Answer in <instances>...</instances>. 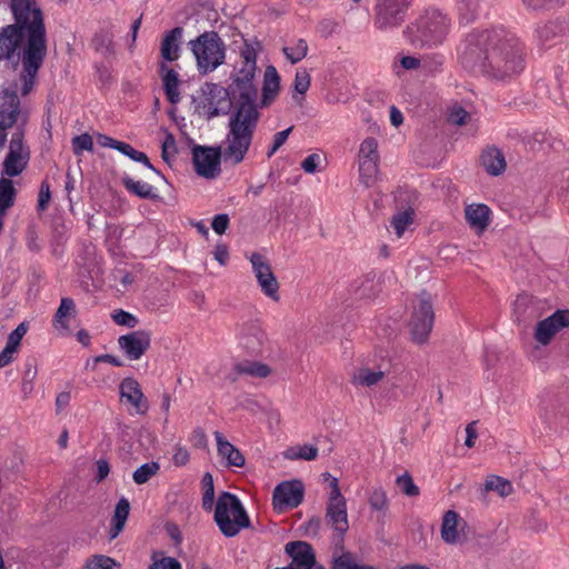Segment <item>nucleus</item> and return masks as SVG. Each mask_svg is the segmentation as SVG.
<instances>
[{
    "label": "nucleus",
    "instance_id": "680f3d73",
    "mask_svg": "<svg viewBox=\"0 0 569 569\" xmlns=\"http://www.w3.org/2000/svg\"><path fill=\"white\" fill-rule=\"evenodd\" d=\"M229 216L227 213L216 214L212 219L211 227L218 234H223L229 227Z\"/></svg>",
    "mask_w": 569,
    "mask_h": 569
},
{
    "label": "nucleus",
    "instance_id": "1a4fd4ad",
    "mask_svg": "<svg viewBox=\"0 0 569 569\" xmlns=\"http://www.w3.org/2000/svg\"><path fill=\"white\" fill-rule=\"evenodd\" d=\"M303 497L305 486L301 480L282 481L273 490L272 505L274 510L282 512L284 509L297 508L302 502Z\"/></svg>",
    "mask_w": 569,
    "mask_h": 569
},
{
    "label": "nucleus",
    "instance_id": "6e6552de",
    "mask_svg": "<svg viewBox=\"0 0 569 569\" xmlns=\"http://www.w3.org/2000/svg\"><path fill=\"white\" fill-rule=\"evenodd\" d=\"M196 173L204 179H216L221 172L223 154L221 148L196 144L191 149Z\"/></svg>",
    "mask_w": 569,
    "mask_h": 569
},
{
    "label": "nucleus",
    "instance_id": "0e129e2a",
    "mask_svg": "<svg viewBox=\"0 0 569 569\" xmlns=\"http://www.w3.org/2000/svg\"><path fill=\"white\" fill-rule=\"evenodd\" d=\"M446 58L442 53L436 52L429 54V76L436 72H440L443 68Z\"/></svg>",
    "mask_w": 569,
    "mask_h": 569
},
{
    "label": "nucleus",
    "instance_id": "9d476101",
    "mask_svg": "<svg viewBox=\"0 0 569 569\" xmlns=\"http://www.w3.org/2000/svg\"><path fill=\"white\" fill-rule=\"evenodd\" d=\"M250 262L261 291L273 301H278L279 283L268 261L260 253L253 252L250 256Z\"/></svg>",
    "mask_w": 569,
    "mask_h": 569
},
{
    "label": "nucleus",
    "instance_id": "7c9ffc66",
    "mask_svg": "<svg viewBox=\"0 0 569 569\" xmlns=\"http://www.w3.org/2000/svg\"><path fill=\"white\" fill-rule=\"evenodd\" d=\"M121 181H122V184L124 186V188L130 193H132L141 199H151V200L158 199V194L156 192L154 187H152L151 184H149L144 181L134 180L133 178H131L128 174H124L121 178Z\"/></svg>",
    "mask_w": 569,
    "mask_h": 569
},
{
    "label": "nucleus",
    "instance_id": "f3484780",
    "mask_svg": "<svg viewBox=\"0 0 569 569\" xmlns=\"http://www.w3.org/2000/svg\"><path fill=\"white\" fill-rule=\"evenodd\" d=\"M569 33V16L548 21L536 29V38L541 47H551L557 37Z\"/></svg>",
    "mask_w": 569,
    "mask_h": 569
},
{
    "label": "nucleus",
    "instance_id": "f8f14e48",
    "mask_svg": "<svg viewBox=\"0 0 569 569\" xmlns=\"http://www.w3.org/2000/svg\"><path fill=\"white\" fill-rule=\"evenodd\" d=\"M286 552L290 556L291 562L282 567L283 569H323L316 561L315 551L308 542L291 541L284 547Z\"/></svg>",
    "mask_w": 569,
    "mask_h": 569
},
{
    "label": "nucleus",
    "instance_id": "8fccbe9b",
    "mask_svg": "<svg viewBox=\"0 0 569 569\" xmlns=\"http://www.w3.org/2000/svg\"><path fill=\"white\" fill-rule=\"evenodd\" d=\"M72 151L79 157L83 151L93 152V140L89 133L76 136L71 140Z\"/></svg>",
    "mask_w": 569,
    "mask_h": 569
},
{
    "label": "nucleus",
    "instance_id": "2f4dec72",
    "mask_svg": "<svg viewBox=\"0 0 569 569\" xmlns=\"http://www.w3.org/2000/svg\"><path fill=\"white\" fill-rule=\"evenodd\" d=\"M458 520L459 515L453 510H448L443 516L441 526V538L447 543H456L459 541Z\"/></svg>",
    "mask_w": 569,
    "mask_h": 569
},
{
    "label": "nucleus",
    "instance_id": "6e6d98bb",
    "mask_svg": "<svg viewBox=\"0 0 569 569\" xmlns=\"http://www.w3.org/2000/svg\"><path fill=\"white\" fill-rule=\"evenodd\" d=\"M293 127H289L282 131L277 132L273 136L272 144L267 151V157L271 158L287 141L289 134L291 133Z\"/></svg>",
    "mask_w": 569,
    "mask_h": 569
},
{
    "label": "nucleus",
    "instance_id": "2eb2a0df",
    "mask_svg": "<svg viewBox=\"0 0 569 569\" xmlns=\"http://www.w3.org/2000/svg\"><path fill=\"white\" fill-rule=\"evenodd\" d=\"M120 399L131 405L137 415H146L149 402L134 378H124L119 386Z\"/></svg>",
    "mask_w": 569,
    "mask_h": 569
},
{
    "label": "nucleus",
    "instance_id": "5701e85b",
    "mask_svg": "<svg viewBox=\"0 0 569 569\" xmlns=\"http://www.w3.org/2000/svg\"><path fill=\"white\" fill-rule=\"evenodd\" d=\"M479 161L485 171L492 177L502 174L507 168L502 151L495 146L483 149Z\"/></svg>",
    "mask_w": 569,
    "mask_h": 569
},
{
    "label": "nucleus",
    "instance_id": "423d86ee",
    "mask_svg": "<svg viewBox=\"0 0 569 569\" xmlns=\"http://www.w3.org/2000/svg\"><path fill=\"white\" fill-rule=\"evenodd\" d=\"M213 520L220 532L227 538L236 537L242 529L251 526L250 518L240 499L228 491H222L218 496Z\"/></svg>",
    "mask_w": 569,
    "mask_h": 569
},
{
    "label": "nucleus",
    "instance_id": "a19ab883",
    "mask_svg": "<svg viewBox=\"0 0 569 569\" xmlns=\"http://www.w3.org/2000/svg\"><path fill=\"white\" fill-rule=\"evenodd\" d=\"M202 485V508L206 511H211L214 506V483L213 477L210 472H206L201 480Z\"/></svg>",
    "mask_w": 569,
    "mask_h": 569
},
{
    "label": "nucleus",
    "instance_id": "052dcab7",
    "mask_svg": "<svg viewBox=\"0 0 569 569\" xmlns=\"http://www.w3.org/2000/svg\"><path fill=\"white\" fill-rule=\"evenodd\" d=\"M51 199L50 186L47 181H43L40 186L39 197H38V210L44 211L48 207V203Z\"/></svg>",
    "mask_w": 569,
    "mask_h": 569
},
{
    "label": "nucleus",
    "instance_id": "de8ad7c7",
    "mask_svg": "<svg viewBox=\"0 0 569 569\" xmlns=\"http://www.w3.org/2000/svg\"><path fill=\"white\" fill-rule=\"evenodd\" d=\"M523 6L530 11H551L563 6V0H521Z\"/></svg>",
    "mask_w": 569,
    "mask_h": 569
},
{
    "label": "nucleus",
    "instance_id": "bf43d9fd",
    "mask_svg": "<svg viewBox=\"0 0 569 569\" xmlns=\"http://www.w3.org/2000/svg\"><path fill=\"white\" fill-rule=\"evenodd\" d=\"M322 476H323L325 480L329 481V486H330V492H329L328 500L346 499L340 491L338 479L336 477H332L328 472L323 473Z\"/></svg>",
    "mask_w": 569,
    "mask_h": 569
},
{
    "label": "nucleus",
    "instance_id": "4468645a",
    "mask_svg": "<svg viewBox=\"0 0 569 569\" xmlns=\"http://www.w3.org/2000/svg\"><path fill=\"white\" fill-rule=\"evenodd\" d=\"M239 346L248 353L258 355L266 340L261 327L254 321H248L239 326L237 331Z\"/></svg>",
    "mask_w": 569,
    "mask_h": 569
},
{
    "label": "nucleus",
    "instance_id": "ddd939ff",
    "mask_svg": "<svg viewBox=\"0 0 569 569\" xmlns=\"http://www.w3.org/2000/svg\"><path fill=\"white\" fill-rule=\"evenodd\" d=\"M118 343L130 360H138L150 348L151 333L147 330H136L120 336Z\"/></svg>",
    "mask_w": 569,
    "mask_h": 569
},
{
    "label": "nucleus",
    "instance_id": "c85d7f7f",
    "mask_svg": "<svg viewBox=\"0 0 569 569\" xmlns=\"http://www.w3.org/2000/svg\"><path fill=\"white\" fill-rule=\"evenodd\" d=\"M405 39L415 48H423L427 41V18L420 16L403 30Z\"/></svg>",
    "mask_w": 569,
    "mask_h": 569
},
{
    "label": "nucleus",
    "instance_id": "864d4df0",
    "mask_svg": "<svg viewBox=\"0 0 569 569\" xmlns=\"http://www.w3.org/2000/svg\"><path fill=\"white\" fill-rule=\"evenodd\" d=\"M111 318L119 326L134 328L138 325V319L132 313L122 309L114 310Z\"/></svg>",
    "mask_w": 569,
    "mask_h": 569
},
{
    "label": "nucleus",
    "instance_id": "09e8293b",
    "mask_svg": "<svg viewBox=\"0 0 569 569\" xmlns=\"http://www.w3.org/2000/svg\"><path fill=\"white\" fill-rule=\"evenodd\" d=\"M471 119V114L461 106L453 104L448 109L447 121L450 124L463 126L467 124Z\"/></svg>",
    "mask_w": 569,
    "mask_h": 569
},
{
    "label": "nucleus",
    "instance_id": "f704fd0d",
    "mask_svg": "<svg viewBox=\"0 0 569 569\" xmlns=\"http://www.w3.org/2000/svg\"><path fill=\"white\" fill-rule=\"evenodd\" d=\"M284 57L293 64L300 62L308 53V43L305 39H297L282 48Z\"/></svg>",
    "mask_w": 569,
    "mask_h": 569
},
{
    "label": "nucleus",
    "instance_id": "0eeeda50",
    "mask_svg": "<svg viewBox=\"0 0 569 569\" xmlns=\"http://www.w3.org/2000/svg\"><path fill=\"white\" fill-rule=\"evenodd\" d=\"M413 0H376L372 23L380 32H391L406 21Z\"/></svg>",
    "mask_w": 569,
    "mask_h": 569
},
{
    "label": "nucleus",
    "instance_id": "a18cd8bd",
    "mask_svg": "<svg viewBox=\"0 0 569 569\" xmlns=\"http://www.w3.org/2000/svg\"><path fill=\"white\" fill-rule=\"evenodd\" d=\"M16 189L9 179L0 180V211L4 212L14 202Z\"/></svg>",
    "mask_w": 569,
    "mask_h": 569
},
{
    "label": "nucleus",
    "instance_id": "39448f33",
    "mask_svg": "<svg viewBox=\"0 0 569 569\" xmlns=\"http://www.w3.org/2000/svg\"><path fill=\"white\" fill-rule=\"evenodd\" d=\"M200 74L213 72L226 61L227 46L216 31H204L188 42Z\"/></svg>",
    "mask_w": 569,
    "mask_h": 569
},
{
    "label": "nucleus",
    "instance_id": "393cba45",
    "mask_svg": "<svg viewBox=\"0 0 569 569\" xmlns=\"http://www.w3.org/2000/svg\"><path fill=\"white\" fill-rule=\"evenodd\" d=\"M24 37L18 27L9 24L0 29V60L10 58L21 46Z\"/></svg>",
    "mask_w": 569,
    "mask_h": 569
},
{
    "label": "nucleus",
    "instance_id": "c03bdc74",
    "mask_svg": "<svg viewBox=\"0 0 569 569\" xmlns=\"http://www.w3.org/2000/svg\"><path fill=\"white\" fill-rule=\"evenodd\" d=\"M160 470V465L156 461L141 465L132 475V479L137 485L148 482Z\"/></svg>",
    "mask_w": 569,
    "mask_h": 569
},
{
    "label": "nucleus",
    "instance_id": "58836bf2",
    "mask_svg": "<svg viewBox=\"0 0 569 569\" xmlns=\"http://www.w3.org/2000/svg\"><path fill=\"white\" fill-rule=\"evenodd\" d=\"M413 216L415 211L411 208L392 216L390 224L395 229L398 238H401L409 226L412 224Z\"/></svg>",
    "mask_w": 569,
    "mask_h": 569
},
{
    "label": "nucleus",
    "instance_id": "412c9836",
    "mask_svg": "<svg viewBox=\"0 0 569 569\" xmlns=\"http://www.w3.org/2000/svg\"><path fill=\"white\" fill-rule=\"evenodd\" d=\"M465 218L471 229L483 232L491 221V209L485 203H472L465 208Z\"/></svg>",
    "mask_w": 569,
    "mask_h": 569
},
{
    "label": "nucleus",
    "instance_id": "338daca9",
    "mask_svg": "<svg viewBox=\"0 0 569 569\" xmlns=\"http://www.w3.org/2000/svg\"><path fill=\"white\" fill-rule=\"evenodd\" d=\"M299 459L311 461L318 457V448L311 445L299 446Z\"/></svg>",
    "mask_w": 569,
    "mask_h": 569
},
{
    "label": "nucleus",
    "instance_id": "a211bd4d",
    "mask_svg": "<svg viewBox=\"0 0 569 569\" xmlns=\"http://www.w3.org/2000/svg\"><path fill=\"white\" fill-rule=\"evenodd\" d=\"M450 18L438 9L429 10V47L443 43L449 31Z\"/></svg>",
    "mask_w": 569,
    "mask_h": 569
},
{
    "label": "nucleus",
    "instance_id": "4c0bfd02",
    "mask_svg": "<svg viewBox=\"0 0 569 569\" xmlns=\"http://www.w3.org/2000/svg\"><path fill=\"white\" fill-rule=\"evenodd\" d=\"M38 376V369L34 363V360H27L24 365V372L22 377L21 382V392L23 399H27L30 397V395L33 392L34 388V380Z\"/></svg>",
    "mask_w": 569,
    "mask_h": 569
},
{
    "label": "nucleus",
    "instance_id": "72a5a7b5",
    "mask_svg": "<svg viewBox=\"0 0 569 569\" xmlns=\"http://www.w3.org/2000/svg\"><path fill=\"white\" fill-rule=\"evenodd\" d=\"M379 162L378 141L373 137H367L359 147L358 162Z\"/></svg>",
    "mask_w": 569,
    "mask_h": 569
},
{
    "label": "nucleus",
    "instance_id": "774afa93",
    "mask_svg": "<svg viewBox=\"0 0 569 569\" xmlns=\"http://www.w3.org/2000/svg\"><path fill=\"white\" fill-rule=\"evenodd\" d=\"M190 459L188 450L181 446H177L172 457V461L176 466H184Z\"/></svg>",
    "mask_w": 569,
    "mask_h": 569
},
{
    "label": "nucleus",
    "instance_id": "49530a36",
    "mask_svg": "<svg viewBox=\"0 0 569 569\" xmlns=\"http://www.w3.org/2000/svg\"><path fill=\"white\" fill-rule=\"evenodd\" d=\"M120 563L104 555H94L87 559L83 569H118Z\"/></svg>",
    "mask_w": 569,
    "mask_h": 569
},
{
    "label": "nucleus",
    "instance_id": "37998d69",
    "mask_svg": "<svg viewBox=\"0 0 569 569\" xmlns=\"http://www.w3.org/2000/svg\"><path fill=\"white\" fill-rule=\"evenodd\" d=\"M24 167L26 161H23L22 156L11 148L4 160L6 173L10 177L18 176L23 171Z\"/></svg>",
    "mask_w": 569,
    "mask_h": 569
},
{
    "label": "nucleus",
    "instance_id": "5fc2aeb1",
    "mask_svg": "<svg viewBox=\"0 0 569 569\" xmlns=\"http://www.w3.org/2000/svg\"><path fill=\"white\" fill-rule=\"evenodd\" d=\"M149 569H182L181 563L173 557L162 556L157 558L152 556V563Z\"/></svg>",
    "mask_w": 569,
    "mask_h": 569
},
{
    "label": "nucleus",
    "instance_id": "4be33fe9",
    "mask_svg": "<svg viewBox=\"0 0 569 569\" xmlns=\"http://www.w3.org/2000/svg\"><path fill=\"white\" fill-rule=\"evenodd\" d=\"M182 37L183 29L181 27H174L163 36L160 46L163 62H172L179 59Z\"/></svg>",
    "mask_w": 569,
    "mask_h": 569
},
{
    "label": "nucleus",
    "instance_id": "79ce46f5",
    "mask_svg": "<svg viewBox=\"0 0 569 569\" xmlns=\"http://www.w3.org/2000/svg\"><path fill=\"white\" fill-rule=\"evenodd\" d=\"M512 489L511 482L499 476H490L485 482L486 491H497L501 497L511 495Z\"/></svg>",
    "mask_w": 569,
    "mask_h": 569
},
{
    "label": "nucleus",
    "instance_id": "6ab92c4d",
    "mask_svg": "<svg viewBox=\"0 0 569 569\" xmlns=\"http://www.w3.org/2000/svg\"><path fill=\"white\" fill-rule=\"evenodd\" d=\"M271 373V368L259 361L241 360L233 365L228 375V379L236 382L241 376H249L253 378H267Z\"/></svg>",
    "mask_w": 569,
    "mask_h": 569
},
{
    "label": "nucleus",
    "instance_id": "9b49d317",
    "mask_svg": "<svg viewBox=\"0 0 569 569\" xmlns=\"http://www.w3.org/2000/svg\"><path fill=\"white\" fill-rule=\"evenodd\" d=\"M567 327H569V310H557L537 323L533 337L538 343L547 346L559 331Z\"/></svg>",
    "mask_w": 569,
    "mask_h": 569
},
{
    "label": "nucleus",
    "instance_id": "cd10ccee",
    "mask_svg": "<svg viewBox=\"0 0 569 569\" xmlns=\"http://www.w3.org/2000/svg\"><path fill=\"white\" fill-rule=\"evenodd\" d=\"M77 315L74 300L69 297H63L53 316L52 325L57 330L67 332L69 330V320Z\"/></svg>",
    "mask_w": 569,
    "mask_h": 569
},
{
    "label": "nucleus",
    "instance_id": "603ef678",
    "mask_svg": "<svg viewBox=\"0 0 569 569\" xmlns=\"http://www.w3.org/2000/svg\"><path fill=\"white\" fill-rule=\"evenodd\" d=\"M396 483L406 496L416 497L419 495V488L413 483L412 478L408 473L397 477Z\"/></svg>",
    "mask_w": 569,
    "mask_h": 569
},
{
    "label": "nucleus",
    "instance_id": "473e14b6",
    "mask_svg": "<svg viewBox=\"0 0 569 569\" xmlns=\"http://www.w3.org/2000/svg\"><path fill=\"white\" fill-rule=\"evenodd\" d=\"M487 0H461L459 3V18L460 22L469 24L479 16L482 2Z\"/></svg>",
    "mask_w": 569,
    "mask_h": 569
},
{
    "label": "nucleus",
    "instance_id": "c9c22d12",
    "mask_svg": "<svg viewBox=\"0 0 569 569\" xmlns=\"http://www.w3.org/2000/svg\"><path fill=\"white\" fill-rule=\"evenodd\" d=\"M385 373L380 370L375 371L369 368H360L352 376V382L357 386L371 387L377 385Z\"/></svg>",
    "mask_w": 569,
    "mask_h": 569
},
{
    "label": "nucleus",
    "instance_id": "aec40b11",
    "mask_svg": "<svg viewBox=\"0 0 569 569\" xmlns=\"http://www.w3.org/2000/svg\"><path fill=\"white\" fill-rule=\"evenodd\" d=\"M408 326L412 342L423 345L427 341V302L423 299L419 300Z\"/></svg>",
    "mask_w": 569,
    "mask_h": 569
},
{
    "label": "nucleus",
    "instance_id": "b1692460",
    "mask_svg": "<svg viewBox=\"0 0 569 569\" xmlns=\"http://www.w3.org/2000/svg\"><path fill=\"white\" fill-rule=\"evenodd\" d=\"M218 455L226 460L227 467H243L246 459L241 451L229 442L220 431H214Z\"/></svg>",
    "mask_w": 569,
    "mask_h": 569
},
{
    "label": "nucleus",
    "instance_id": "7ed1b4c3",
    "mask_svg": "<svg viewBox=\"0 0 569 569\" xmlns=\"http://www.w3.org/2000/svg\"><path fill=\"white\" fill-rule=\"evenodd\" d=\"M259 119V110L243 107L231 110L226 137L218 146L222 150L226 164L238 166L246 159L252 144Z\"/></svg>",
    "mask_w": 569,
    "mask_h": 569
},
{
    "label": "nucleus",
    "instance_id": "bb28decb",
    "mask_svg": "<svg viewBox=\"0 0 569 569\" xmlns=\"http://www.w3.org/2000/svg\"><path fill=\"white\" fill-rule=\"evenodd\" d=\"M280 89V77L277 69L273 66H268L264 70L263 74V83H262V97L260 101V107L270 106L276 97L278 96Z\"/></svg>",
    "mask_w": 569,
    "mask_h": 569
},
{
    "label": "nucleus",
    "instance_id": "dca6fc26",
    "mask_svg": "<svg viewBox=\"0 0 569 569\" xmlns=\"http://www.w3.org/2000/svg\"><path fill=\"white\" fill-rule=\"evenodd\" d=\"M326 521L332 528L338 539L342 540L349 529L346 499L328 500Z\"/></svg>",
    "mask_w": 569,
    "mask_h": 569
},
{
    "label": "nucleus",
    "instance_id": "e2e57ef3",
    "mask_svg": "<svg viewBox=\"0 0 569 569\" xmlns=\"http://www.w3.org/2000/svg\"><path fill=\"white\" fill-rule=\"evenodd\" d=\"M128 158H130L131 160L136 161V162H140L142 164H144L147 168H149L150 170H152L154 173H157L158 176H161L160 171L157 170L150 162L148 156L144 153V152H141V151H138L136 150L134 148H132V150L130 151Z\"/></svg>",
    "mask_w": 569,
    "mask_h": 569
},
{
    "label": "nucleus",
    "instance_id": "c756f323",
    "mask_svg": "<svg viewBox=\"0 0 569 569\" xmlns=\"http://www.w3.org/2000/svg\"><path fill=\"white\" fill-rule=\"evenodd\" d=\"M130 512V503L128 499L121 498L114 508V513L111 520V528L109 532L110 539L117 538L123 530Z\"/></svg>",
    "mask_w": 569,
    "mask_h": 569
},
{
    "label": "nucleus",
    "instance_id": "69168bd1",
    "mask_svg": "<svg viewBox=\"0 0 569 569\" xmlns=\"http://www.w3.org/2000/svg\"><path fill=\"white\" fill-rule=\"evenodd\" d=\"M320 163V156L318 153L309 154L302 162L301 168L307 173H315Z\"/></svg>",
    "mask_w": 569,
    "mask_h": 569
},
{
    "label": "nucleus",
    "instance_id": "4d7b16f0",
    "mask_svg": "<svg viewBox=\"0 0 569 569\" xmlns=\"http://www.w3.org/2000/svg\"><path fill=\"white\" fill-rule=\"evenodd\" d=\"M369 505L373 510H383L387 507V496L381 488L373 489L369 497Z\"/></svg>",
    "mask_w": 569,
    "mask_h": 569
},
{
    "label": "nucleus",
    "instance_id": "20e7f679",
    "mask_svg": "<svg viewBox=\"0 0 569 569\" xmlns=\"http://www.w3.org/2000/svg\"><path fill=\"white\" fill-rule=\"evenodd\" d=\"M261 49L260 42L246 40L240 49L241 64L231 74V83L227 94L232 103V109L247 108L259 110L257 102L258 89L254 83L257 71V56Z\"/></svg>",
    "mask_w": 569,
    "mask_h": 569
},
{
    "label": "nucleus",
    "instance_id": "f03ea898",
    "mask_svg": "<svg viewBox=\"0 0 569 569\" xmlns=\"http://www.w3.org/2000/svg\"><path fill=\"white\" fill-rule=\"evenodd\" d=\"M10 9L16 21L11 26L18 27V30L27 36L20 74V92L27 96L34 86L36 77L47 53L43 16L36 0H10Z\"/></svg>",
    "mask_w": 569,
    "mask_h": 569
},
{
    "label": "nucleus",
    "instance_id": "f257e3e1",
    "mask_svg": "<svg viewBox=\"0 0 569 569\" xmlns=\"http://www.w3.org/2000/svg\"><path fill=\"white\" fill-rule=\"evenodd\" d=\"M461 67L491 81L510 82L525 69L523 47L505 30H473L458 49Z\"/></svg>",
    "mask_w": 569,
    "mask_h": 569
},
{
    "label": "nucleus",
    "instance_id": "a878e982",
    "mask_svg": "<svg viewBox=\"0 0 569 569\" xmlns=\"http://www.w3.org/2000/svg\"><path fill=\"white\" fill-rule=\"evenodd\" d=\"M159 70L168 101L172 104L178 103L181 99L179 91L180 79L178 72L169 68L166 62L160 63Z\"/></svg>",
    "mask_w": 569,
    "mask_h": 569
},
{
    "label": "nucleus",
    "instance_id": "e433bc0d",
    "mask_svg": "<svg viewBox=\"0 0 569 569\" xmlns=\"http://www.w3.org/2000/svg\"><path fill=\"white\" fill-rule=\"evenodd\" d=\"M311 83V77L307 69H299L296 72L295 80H293V94L292 99L298 103L301 104L302 96L309 90Z\"/></svg>",
    "mask_w": 569,
    "mask_h": 569
},
{
    "label": "nucleus",
    "instance_id": "3c124183",
    "mask_svg": "<svg viewBox=\"0 0 569 569\" xmlns=\"http://www.w3.org/2000/svg\"><path fill=\"white\" fill-rule=\"evenodd\" d=\"M358 565L356 556L348 551H342L341 555L335 556L332 560V569H357Z\"/></svg>",
    "mask_w": 569,
    "mask_h": 569
},
{
    "label": "nucleus",
    "instance_id": "ea45409f",
    "mask_svg": "<svg viewBox=\"0 0 569 569\" xmlns=\"http://www.w3.org/2000/svg\"><path fill=\"white\" fill-rule=\"evenodd\" d=\"M359 163V177L361 183L366 187L373 186L378 180L379 174V162H358Z\"/></svg>",
    "mask_w": 569,
    "mask_h": 569
},
{
    "label": "nucleus",
    "instance_id": "13d9d810",
    "mask_svg": "<svg viewBox=\"0 0 569 569\" xmlns=\"http://www.w3.org/2000/svg\"><path fill=\"white\" fill-rule=\"evenodd\" d=\"M28 331V326L24 322H21L13 331H11L8 336L7 343L8 346L18 350L23 336Z\"/></svg>",
    "mask_w": 569,
    "mask_h": 569
}]
</instances>
